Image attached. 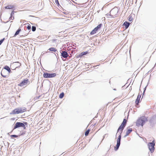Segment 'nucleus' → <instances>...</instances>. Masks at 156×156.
Wrapping results in <instances>:
<instances>
[{
  "label": "nucleus",
  "instance_id": "1",
  "mask_svg": "<svg viewBox=\"0 0 156 156\" xmlns=\"http://www.w3.org/2000/svg\"><path fill=\"white\" fill-rule=\"evenodd\" d=\"M127 122V120L125 119H123V121L121 125L119 126V128L117 130V134L119 132L120 133V134L119 135V136L118 138L117 139V144H116V150H117L120 145V142L121 137V133H122V131L124 129L126 125V123Z\"/></svg>",
  "mask_w": 156,
  "mask_h": 156
},
{
  "label": "nucleus",
  "instance_id": "2",
  "mask_svg": "<svg viewBox=\"0 0 156 156\" xmlns=\"http://www.w3.org/2000/svg\"><path fill=\"white\" fill-rule=\"evenodd\" d=\"M148 121L147 117L144 116H142L139 118L136 122V126L139 127L143 126L144 124Z\"/></svg>",
  "mask_w": 156,
  "mask_h": 156
},
{
  "label": "nucleus",
  "instance_id": "3",
  "mask_svg": "<svg viewBox=\"0 0 156 156\" xmlns=\"http://www.w3.org/2000/svg\"><path fill=\"white\" fill-rule=\"evenodd\" d=\"M154 145L155 143L154 140H153L152 143H149L148 144V148L151 153L153 152L154 151Z\"/></svg>",
  "mask_w": 156,
  "mask_h": 156
},
{
  "label": "nucleus",
  "instance_id": "4",
  "mask_svg": "<svg viewBox=\"0 0 156 156\" xmlns=\"http://www.w3.org/2000/svg\"><path fill=\"white\" fill-rule=\"evenodd\" d=\"M56 76V74L54 73H44L43 74V77L44 78H52L55 77Z\"/></svg>",
  "mask_w": 156,
  "mask_h": 156
},
{
  "label": "nucleus",
  "instance_id": "5",
  "mask_svg": "<svg viewBox=\"0 0 156 156\" xmlns=\"http://www.w3.org/2000/svg\"><path fill=\"white\" fill-rule=\"evenodd\" d=\"M26 110V108H24L23 109H22L16 108L13 111L12 113L14 114H18L25 112Z\"/></svg>",
  "mask_w": 156,
  "mask_h": 156
},
{
  "label": "nucleus",
  "instance_id": "6",
  "mask_svg": "<svg viewBox=\"0 0 156 156\" xmlns=\"http://www.w3.org/2000/svg\"><path fill=\"white\" fill-rule=\"evenodd\" d=\"M20 127H23V128L24 129H26V126L23 123L20 122H17L16 123L14 126L13 129Z\"/></svg>",
  "mask_w": 156,
  "mask_h": 156
},
{
  "label": "nucleus",
  "instance_id": "7",
  "mask_svg": "<svg viewBox=\"0 0 156 156\" xmlns=\"http://www.w3.org/2000/svg\"><path fill=\"white\" fill-rule=\"evenodd\" d=\"M9 73H8L6 70H2L1 72V75L4 78L8 77L9 75Z\"/></svg>",
  "mask_w": 156,
  "mask_h": 156
},
{
  "label": "nucleus",
  "instance_id": "8",
  "mask_svg": "<svg viewBox=\"0 0 156 156\" xmlns=\"http://www.w3.org/2000/svg\"><path fill=\"white\" fill-rule=\"evenodd\" d=\"M29 82V80L28 79L24 80L22 81L20 83L18 84V86L20 87H22L27 84Z\"/></svg>",
  "mask_w": 156,
  "mask_h": 156
},
{
  "label": "nucleus",
  "instance_id": "9",
  "mask_svg": "<svg viewBox=\"0 0 156 156\" xmlns=\"http://www.w3.org/2000/svg\"><path fill=\"white\" fill-rule=\"evenodd\" d=\"M117 12L114 9H112L110 12V15L112 17H115L117 16Z\"/></svg>",
  "mask_w": 156,
  "mask_h": 156
},
{
  "label": "nucleus",
  "instance_id": "10",
  "mask_svg": "<svg viewBox=\"0 0 156 156\" xmlns=\"http://www.w3.org/2000/svg\"><path fill=\"white\" fill-rule=\"evenodd\" d=\"M141 95L139 94H138L136 99L135 101V103L136 104V107H138V105L139 103L140 102V99L141 98Z\"/></svg>",
  "mask_w": 156,
  "mask_h": 156
},
{
  "label": "nucleus",
  "instance_id": "11",
  "mask_svg": "<svg viewBox=\"0 0 156 156\" xmlns=\"http://www.w3.org/2000/svg\"><path fill=\"white\" fill-rule=\"evenodd\" d=\"M44 6V3L42 2H41L38 3L37 8L38 9L41 10L43 9Z\"/></svg>",
  "mask_w": 156,
  "mask_h": 156
},
{
  "label": "nucleus",
  "instance_id": "12",
  "mask_svg": "<svg viewBox=\"0 0 156 156\" xmlns=\"http://www.w3.org/2000/svg\"><path fill=\"white\" fill-rule=\"evenodd\" d=\"M87 53H88V52L87 51L82 52L79 55H77L76 57L77 58L81 57L83 55H86Z\"/></svg>",
  "mask_w": 156,
  "mask_h": 156
},
{
  "label": "nucleus",
  "instance_id": "13",
  "mask_svg": "<svg viewBox=\"0 0 156 156\" xmlns=\"http://www.w3.org/2000/svg\"><path fill=\"white\" fill-rule=\"evenodd\" d=\"M132 129L131 128H129L128 130H127L126 132V134L125 136V137L128 136L132 131Z\"/></svg>",
  "mask_w": 156,
  "mask_h": 156
},
{
  "label": "nucleus",
  "instance_id": "14",
  "mask_svg": "<svg viewBox=\"0 0 156 156\" xmlns=\"http://www.w3.org/2000/svg\"><path fill=\"white\" fill-rule=\"evenodd\" d=\"M62 56L64 58H67L68 57V53L65 51H63L61 54Z\"/></svg>",
  "mask_w": 156,
  "mask_h": 156
},
{
  "label": "nucleus",
  "instance_id": "15",
  "mask_svg": "<svg viewBox=\"0 0 156 156\" xmlns=\"http://www.w3.org/2000/svg\"><path fill=\"white\" fill-rule=\"evenodd\" d=\"M123 25L125 26V29H127L129 25V23L126 22L124 23Z\"/></svg>",
  "mask_w": 156,
  "mask_h": 156
},
{
  "label": "nucleus",
  "instance_id": "16",
  "mask_svg": "<svg viewBox=\"0 0 156 156\" xmlns=\"http://www.w3.org/2000/svg\"><path fill=\"white\" fill-rule=\"evenodd\" d=\"M4 69L7 70L9 73H11V70L10 69V68L8 66H6L4 67Z\"/></svg>",
  "mask_w": 156,
  "mask_h": 156
},
{
  "label": "nucleus",
  "instance_id": "17",
  "mask_svg": "<svg viewBox=\"0 0 156 156\" xmlns=\"http://www.w3.org/2000/svg\"><path fill=\"white\" fill-rule=\"evenodd\" d=\"M95 28L90 32V34L91 35H93L96 33V32L98 31V30L96 28Z\"/></svg>",
  "mask_w": 156,
  "mask_h": 156
},
{
  "label": "nucleus",
  "instance_id": "18",
  "mask_svg": "<svg viewBox=\"0 0 156 156\" xmlns=\"http://www.w3.org/2000/svg\"><path fill=\"white\" fill-rule=\"evenodd\" d=\"M14 8V6L13 5H8L5 6V8L8 9H11Z\"/></svg>",
  "mask_w": 156,
  "mask_h": 156
},
{
  "label": "nucleus",
  "instance_id": "19",
  "mask_svg": "<svg viewBox=\"0 0 156 156\" xmlns=\"http://www.w3.org/2000/svg\"><path fill=\"white\" fill-rule=\"evenodd\" d=\"M48 50H50V51H53L54 52H56L57 51V50L55 48L53 47H51L49 48Z\"/></svg>",
  "mask_w": 156,
  "mask_h": 156
},
{
  "label": "nucleus",
  "instance_id": "20",
  "mask_svg": "<svg viewBox=\"0 0 156 156\" xmlns=\"http://www.w3.org/2000/svg\"><path fill=\"white\" fill-rule=\"evenodd\" d=\"M21 31V29H19L16 32L15 35H14V37L16 36V35H18L19 33Z\"/></svg>",
  "mask_w": 156,
  "mask_h": 156
},
{
  "label": "nucleus",
  "instance_id": "21",
  "mask_svg": "<svg viewBox=\"0 0 156 156\" xmlns=\"http://www.w3.org/2000/svg\"><path fill=\"white\" fill-rule=\"evenodd\" d=\"M19 63V65L18 66H17L16 67V68H18V67H20L21 66V64L19 62H14L13 63V64H14V65H15V63Z\"/></svg>",
  "mask_w": 156,
  "mask_h": 156
},
{
  "label": "nucleus",
  "instance_id": "22",
  "mask_svg": "<svg viewBox=\"0 0 156 156\" xmlns=\"http://www.w3.org/2000/svg\"><path fill=\"white\" fill-rule=\"evenodd\" d=\"M64 96V93L63 92L62 93L60 94L59 96V98H62Z\"/></svg>",
  "mask_w": 156,
  "mask_h": 156
},
{
  "label": "nucleus",
  "instance_id": "23",
  "mask_svg": "<svg viewBox=\"0 0 156 156\" xmlns=\"http://www.w3.org/2000/svg\"><path fill=\"white\" fill-rule=\"evenodd\" d=\"M90 129H88V130H87L85 133V136H87L89 133V132H90Z\"/></svg>",
  "mask_w": 156,
  "mask_h": 156
},
{
  "label": "nucleus",
  "instance_id": "24",
  "mask_svg": "<svg viewBox=\"0 0 156 156\" xmlns=\"http://www.w3.org/2000/svg\"><path fill=\"white\" fill-rule=\"evenodd\" d=\"M102 26V24H100L98 25L96 28L98 30L99 29H100Z\"/></svg>",
  "mask_w": 156,
  "mask_h": 156
},
{
  "label": "nucleus",
  "instance_id": "25",
  "mask_svg": "<svg viewBox=\"0 0 156 156\" xmlns=\"http://www.w3.org/2000/svg\"><path fill=\"white\" fill-rule=\"evenodd\" d=\"M36 30V27L34 26H32V30L33 31H35Z\"/></svg>",
  "mask_w": 156,
  "mask_h": 156
},
{
  "label": "nucleus",
  "instance_id": "26",
  "mask_svg": "<svg viewBox=\"0 0 156 156\" xmlns=\"http://www.w3.org/2000/svg\"><path fill=\"white\" fill-rule=\"evenodd\" d=\"M105 16L107 18H110V14H106Z\"/></svg>",
  "mask_w": 156,
  "mask_h": 156
},
{
  "label": "nucleus",
  "instance_id": "27",
  "mask_svg": "<svg viewBox=\"0 0 156 156\" xmlns=\"http://www.w3.org/2000/svg\"><path fill=\"white\" fill-rule=\"evenodd\" d=\"M31 27L30 25H28L27 27V29L29 30H30L31 29Z\"/></svg>",
  "mask_w": 156,
  "mask_h": 156
},
{
  "label": "nucleus",
  "instance_id": "28",
  "mask_svg": "<svg viewBox=\"0 0 156 156\" xmlns=\"http://www.w3.org/2000/svg\"><path fill=\"white\" fill-rule=\"evenodd\" d=\"M18 136L17 135H11V136L12 137H18Z\"/></svg>",
  "mask_w": 156,
  "mask_h": 156
},
{
  "label": "nucleus",
  "instance_id": "29",
  "mask_svg": "<svg viewBox=\"0 0 156 156\" xmlns=\"http://www.w3.org/2000/svg\"><path fill=\"white\" fill-rule=\"evenodd\" d=\"M55 2L57 5H59V2L58 0H55Z\"/></svg>",
  "mask_w": 156,
  "mask_h": 156
},
{
  "label": "nucleus",
  "instance_id": "30",
  "mask_svg": "<svg viewBox=\"0 0 156 156\" xmlns=\"http://www.w3.org/2000/svg\"><path fill=\"white\" fill-rule=\"evenodd\" d=\"M4 40V38H3L0 41V42L2 44L3 41Z\"/></svg>",
  "mask_w": 156,
  "mask_h": 156
},
{
  "label": "nucleus",
  "instance_id": "31",
  "mask_svg": "<svg viewBox=\"0 0 156 156\" xmlns=\"http://www.w3.org/2000/svg\"><path fill=\"white\" fill-rule=\"evenodd\" d=\"M24 124H27V122H25Z\"/></svg>",
  "mask_w": 156,
  "mask_h": 156
},
{
  "label": "nucleus",
  "instance_id": "32",
  "mask_svg": "<svg viewBox=\"0 0 156 156\" xmlns=\"http://www.w3.org/2000/svg\"><path fill=\"white\" fill-rule=\"evenodd\" d=\"M2 44L0 42V45L1 44Z\"/></svg>",
  "mask_w": 156,
  "mask_h": 156
}]
</instances>
